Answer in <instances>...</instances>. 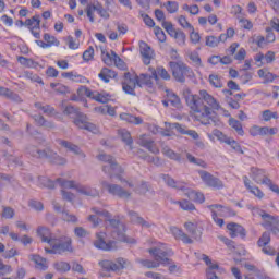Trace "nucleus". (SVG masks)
I'll list each match as a JSON object with an SVG mask.
<instances>
[{"mask_svg":"<svg viewBox=\"0 0 279 279\" xmlns=\"http://www.w3.org/2000/svg\"><path fill=\"white\" fill-rule=\"evenodd\" d=\"M184 196L189 197L192 202H197L198 204H204L206 202V197L203 193L196 192L195 190H192L190 187H186L183 190Z\"/></svg>","mask_w":279,"mask_h":279,"instance_id":"4be33fe9","label":"nucleus"},{"mask_svg":"<svg viewBox=\"0 0 279 279\" xmlns=\"http://www.w3.org/2000/svg\"><path fill=\"white\" fill-rule=\"evenodd\" d=\"M34 121L41 128H48V130L56 128V124H53V122H48L43 116H34Z\"/></svg>","mask_w":279,"mask_h":279,"instance_id":"79ce46f5","label":"nucleus"},{"mask_svg":"<svg viewBox=\"0 0 279 279\" xmlns=\"http://www.w3.org/2000/svg\"><path fill=\"white\" fill-rule=\"evenodd\" d=\"M203 260L206 263V265H208L207 278L208 279H220L218 276L223 270L221 268H219V265L213 264V262H210V257H208L207 255H203Z\"/></svg>","mask_w":279,"mask_h":279,"instance_id":"6ab92c4d","label":"nucleus"},{"mask_svg":"<svg viewBox=\"0 0 279 279\" xmlns=\"http://www.w3.org/2000/svg\"><path fill=\"white\" fill-rule=\"evenodd\" d=\"M130 217H131V221H133V223H137L138 226H142V228H151V223L145 221V219L140 217L138 214L131 211Z\"/></svg>","mask_w":279,"mask_h":279,"instance_id":"58836bf2","label":"nucleus"},{"mask_svg":"<svg viewBox=\"0 0 279 279\" xmlns=\"http://www.w3.org/2000/svg\"><path fill=\"white\" fill-rule=\"evenodd\" d=\"M262 117L264 121H271V119H278V112L265 110L263 111Z\"/></svg>","mask_w":279,"mask_h":279,"instance_id":"0e129e2a","label":"nucleus"},{"mask_svg":"<svg viewBox=\"0 0 279 279\" xmlns=\"http://www.w3.org/2000/svg\"><path fill=\"white\" fill-rule=\"evenodd\" d=\"M74 125L78 128V130H87V132H92L93 134H98L99 129L94 123L88 122V118L84 113H77V117L73 120Z\"/></svg>","mask_w":279,"mask_h":279,"instance_id":"ddd939ff","label":"nucleus"},{"mask_svg":"<svg viewBox=\"0 0 279 279\" xmlns=\"http://www.w3.org/2000/svg\"><path fill=\"white\" fill-rule=\"evenodd\" d=\"M208 138L211 141H215V138H217L220 143H228V141H230V137L226 134H223V132L219 131L218 129H215L211 133L207 134Z\"/></svg>","mask_w":279,"mask_h":279,"instance_id":"473e14b6","label":"nucleus"},{"mask_svg":"<svg viewBox=\"0 0 279 279\" xmlns=\"http://www.w3.org/2000/svg\"><path fill=\"white\" fill-rule=\"evenodd\" d=\"M173 38H175L178 45L184 46L186 45V34L184 32L179 31Z\"/></svg>","mask_w":279,"mask_h":279,"instance_id":"338daca9","label":"nucleus"},{"mask_svg":"<svg viewBox=\"0 0 279 279\" xmlns=\"http://www.w3.org/2000/svg\"><path fill=\"white\" fill-rule=\"evenodd\" d=\"M98 77L99 80L105 82V84H108L110 80H114V77H117V72L108 68H102L100 73L98 74Z\"/></svg>","mask_w":279,"mask_h":279,"instance_id":"c756f323","label":"nucleus"},{"mask_svg":"<svg viewBox=\"0 0 279 279\" xmlns=\"http://www.w3.org/2000/svg\"><path fill=\"white\" fill-rule=\"evenodd\" d=\"M38 184L45 189H56V185L59 184L61 189H75L77 193H81V195H86L87 197H96V195H99V192L88 185H82L76 181H69L62 178H58L56 181H53L47 177H39Z\"/></svg>","mask_w":279,"mask_h":279,"instance_id":"f03ea898","label":"nucleus"},{"mask_svg":"<svg viewBox=\"0 0 279 279\" xmlns=\"http://www.w3.org/2000/svg\"><path fill=\"white\" fill-rule=\"evenodd\" d=\"M209 84L214 86V88H222L223 83L221 82V77L217 74L209 75Z\"/></svg>","mask_w":279,"mask_h":279,"instance_id":"8fccbe9b","label":"nucleus"},{"mask_svg":"<svg viewBox=\"0 0 279 279\" xmlns=\"http://www.w3.org/2000/svg\"><path fill=\"white\" fill-rule=\"evenodd\" d=\"M37 234L40 236L43 243H48V245H51V242L54 240V238H51V231L47 227H39Z\"/></svg>","mask_w":279,"mask_h":279,"instance_id":"cd10ccee","label":"nucleus"},{"mask_svg":"<svg viewBox=\"0 0 279 279\" xmlns=\"http://www.w3.org/2000/svg\"><path fill=\"white\" fill-rule=\"evenodd\" d=\"M50 88H52V90H56V93L61 94H64L66 93V90H69V88L61 83H51Z\"/></svg>","mask_w":279,"mask_h":279,"instance_id":"69168bd1","label":"nucleus"},{"mask_svg":"<svg viewBox=\"0 0 279 279\" xmlns=\"http://www.w3.org/2000/svg\"><path fill=\"white\" fill-rule=\"evenodd\" d=\"M153 77L155 82H158V77H161V80H171V74H169L167 69L158 66L153 71Z\"/></svg>","mask_w":279,"mask_h":279,"instance_id":"f704fd0d","label":"nucleus"},{"mask_svg":"<svg viewBox=\"0 0 279 279\" xmlns=\"http://www.w3.org/2000/svg\"><path fill=\"white\" fill-rule=\"evenodd\" d=\"M163 182H166L168 186H171L172 189H179L180 191H183V192L186 189V184L178 183L175 182V180H173L171 177L167 174L163 175Z\"/></svg>","mask_w":279,"mask_h":279,"instance_id":"4c0bfd02","label":"nucleus"},{"mask_svg":"<svg viewBox=\"0 0 279 279\" xmlns=\"http://www.w3.org/2000/svg\"><path fill=\"white\" fill-rule=\"evenodd\" d=\"M2 217L4 219H13L14 218V208L2 206Z\"/></svg>","mask_w":279,"mask_h":279,"instance_id":"680f3d73","label":"nucleus"},{"mask_svg":"<svg viewBox=\"0 0 279 279\" xmlns=\"http://www.w3.org/2000/svg\"><path fill=\"white\" fill-rule=\"evenodd\" d=\"M24 25L31 29L32 35L34 38H40V16L35 15L31 19H27L24 22Z\"/></svg>","mask_w":279,"mask_h":279,"instance_id":"a211bd4d","label":"nucleus"},{"mask_svg":"<svg viewBox=\"0 0 279 279\" xmlns=\"http://www.w3.org/2000/svg\"><path fill=\"white\" fill-rule=\"evenodd\" d=\"M198 175L201 180H203L204 184H206V186H209V189H214L215 191H221V189H223L225 186L223 181L213 175L208 171L201 170L198 171Z\"/></svg>","mask_w":279,"mask_h":279,"instance_id":"f8f14e48","label":"nucleus"},{"mask_svg":"<svg viewBox=\"0 0 279 279\" xmlns=\"http://www.w3.org/2000/svg\"><path fill=\"white\" fill-rule=\"evenodd\" d=\"M205 44L207 47L215 48L219 45V38L215 36H207L205 38Z\"/></svg>","mask_w":279,"mask_h":279,"instance_id":"e2e57ef3","label":"nucleus"},{"mask_svg":"<svg viewBox=\"0 0 279 279\" xmlns=\"http://www.w3.org/2000/svg\"><path fill=\"white\" fill-rule=\"evenodd\" d=\"M113 238H116L118 241H122L123 243H130L131 245L136 244V241L133 238H129L123 232H117V230L113 231Z\"/></svg>","mask_w":279,"mask_h":279,"instance_id":"37998d69","label":"nucleus"},{"mask_svg":"<svg viewBox=\"0 0 279 279\" xmlns=\"http://www.w3.org/2000/svg\"><path fill=\"white\" fill-rule=\"evenodd\" d=\"M24 77H26V80H31V82H36L37 84H45L43 82V78L38 76V74H35L34 72H31V71H25Z\"/></svg>","mask_w":279,"mask_h":279,"instance_id":"603ef678","label":"nucleus"},{"mask_svg":"<svg viewBox=\"0 0 279 279\" xmlns=\"http://www.w3.org/2000/svg\"><path fill=\"white\" fill-rule=\"evenodd\" d=\"M120 119L121 121L132 123L133 125H143V118L133 116L131 113H121Z\"/></svg>","mask_w":279,"mask_h":279,"instance_id":"7c9ffc66","label":"nucleus"},{"mask_svg":"<svg viewBox=\"0 0 279 279\" xmlns=\"http://www.w3.org/2000/svg\"><path fill=\"white\" fill-rule=\"evenodd\" d=\"M162 27L170 36H172V38L180 32L173 27L171 22H162Z\"/></svg>","mask_w":279,"mask_h":279,"instance_id":"4d7b16f0","label":"nucleus"},{"mask_svg":"<svg viewBox=\"0 0 279 279\" xmlns=\"http://www.w3.org/2000/svg\"><path fill=\"white\" fill-rule=\"evenodd\" d=\"M98 160L105 162V165L102 166L104 173H107L109 178H118L120 182H124L121 178V173H123V168H121V166L117 163L114 157L107 154H100L98 155Z\"/></svg>","mask_w":279,"mask_h":279,"instance_id":"39448f33","label":"nucleus"},{"mask_svg":"<svg viewBox=\"0 0 279 279\" xmlns=\"http://www.w3.org/2000/svg\"><path fill=\"white\" fill-rule=\"evenodd\" d=\"M258 77L264 80V84H269V82H274L276 80V75L269 72L267 69H260L257 71Z\"/></svg>","mask_w":279,"mask_h":279,"instance_id":"c9c22d12","label":"nucleus"},{"mask_svg":"<svg viewBox=\"0 0 279 279\" xmlns=\"http://www.w3.org/2000/svg\"><path fill=\"white\" fill-rule=\"evenodd\" d=\"M175 20L178 21L179 25H181L183 27V29H189V31L193 29V26L191 25V23L189 22L186 16L179 15L175 17Z\"/></svg>","mask_w":279,"mask_h":279,"instance_id":"5fc2aeb1","label":"nucleus"},{"mask_svg":"<svg viewBox=\"0 0 279 279\" xmlns=\"http://www.w3.org/2000/svg\"><path fill=\"white\" fill-rule=\"evenodd\" d=\"M186 158H187L189 162H192L193 165H197L198 167H203L205 169L206 161H204L202 159H197L189 153L186 154Z\"/></svg>","mask_w":279,"mask_h":279,"instance_id":"052dcab7","label":"nucleus"},{"mask_svg":"<svg viewBox=\"0 0 279 279\" xmlns=\"http://www.w3.org/2000/svg\"><path fill=\"white\" fill-rule=\"evenodd\" d=\"M140 53L143 58V62L146 65L151 64V60H154L156 53L154 52V49L145 43V41H140Z\"/></svg>","mask_w":279,"mask_h":279,"instance_id":"f3484780","label":"nucleus"},{"mask_svg":"<svg viewBox=\"0 0 279 279\" xmlns=\"http://www.w3.org/2000/svg\"><path fill=\"white\" fill-rule=\"evenodd\" d=\"M268 243H271V233L269 232H264L262 236L257 241L258 247H265Z\"/></svg>","mask_w":279,"mask_h":279,"instance_id":"09e8293b","label":"nucleus"},{"mask_svg":"<svg viewBox=\"0 0 279 279\" xmlns=\"http://www.w3.org/2000/svg\"><path fill=\"white\" fill-rule=\"evenodd\" d=\"M227 229L229 230V234L232 239L235 236H245V229L241 225L231 222L227 225Z\"/></svg>","mask_w":279,"mask_h":279,"instance_id":"a878e982","label":"nucleus"},{"mask_svg":"<svg viewBox=\"0 0 279 279\" xmlns=\"http://www.w3.org/2000/svg\"><path fill=\"white\" fill-rule=\"evenodd\" d=\"M251 178L256 184H265V181L269 180L265 170L256 167L251 168Z\"/></svg>","mask_w":279,"mask_h":279,"instance_id":"5701e85b","label":"nucleus"},{"mask_svg":"<svg viewBox=\"0 0 279 279\" xmlns=\"http://www.w3.org/2000/svg\"><path fill=\"white\" fill-rule=\"evenodd\" d=\"M148 253L153 256L154 260L137 259V263H140L142 267H146V269H157L160 265L171 264L169 256H173V251L168 248L167 244L159 243L158 246L149 248Z\"/></svg>","mask_w":279,"mask_h":279,"instance_id":"7ed1b4c3","label":"nucleus"},{"mask_svg":"<svg viewBox=\"0 0 279 279\" xmlns=\"http://www.w3.org/2000/svg\"><path fill=\"white\" fill-rule=\"evenodd\" d=\"M278 134L277 128L259 126V136H274Z\"/></svg>","mask_w":279,"mask_h":279,"instance_id":"a18cd8bd","label":"nucleus"},{"mask_svg":"<svg viewBox=\"0 0 279 279\" xmlns=\"http://www.w3.org/2000/svg\"><path fill=\"white\" fill-rule=\"evenodd\" d=\"M72 241L69 236H61L54 239L50 243V247H45L46 254H63V252H73V246L71 245Z\"/></svg>","mask_w":279,"mask_h":279,"instance_id":"1a4fd4ad","label":"nucleus"},{"mask_svg":"<svg viewBox=\"0 0 279 279\" xmlns=\"http://www.w3.org/2000/svg\"><path fill=\"white\" fill-rule=\"evenodd\" d=\"M114 56H117V52L110 51V52H104L101 54L102 62L107 64V66H112L114 64Z\"/></svg>","mask_w":279,"mask_h":279,"instance_id":"c03bdc74","label":"nucleus"},{"mask_svg":"<svg viewBox=\"0 0 279 279\" xmlns=\"http://www.w3.org/2000/svg\"><path fill=\"white\" fill-rule=\"evenodd\" d=\"M208 210L211 213V217H226L228 215V207L219 204L207 205Z\"/></svg>","mask_w":279,"mask_h":279,"instance_id":"393cba45","label":"nucleus"},{"mask_svg":"<svg viewBox=\"0 0 279 279\" xmlns=\"http://www.w3.org/2000/svg\"><path fill=\"white\" fill-rule=\"evenodd\" d=\"M169 66L177 82L184 83L186 77H193V70L182 61H170Z\"/></svg>","mask_w":279,"mask_h":279,"instance_id":"6e6552de","label":"nucleus"},{"mask_svg":"<svg viewBox=\"0 0 279 279\" xmlns=\"http://www.w3.org/2000/svg\"><path fill=\"white\" fill-rule=\"evenodd\" d=\"M93 213H95V215H90L88 217V221H90L94 226V228H97V226H99V223H101V221H106V223H110V226H112V228H121V230H125V227L123 226V223H121L119 220L117 219H112V215L110 214V211L107 210H99L97 209V207L92 208Z\"/></svg>","mask_w":279,"mask_h":279,"instance_id":"423d86ee","label":"nucleus"},{"mask_svg":"<svg viewBox=\"0 0 279 279\" xmlns=\"http://www.w3.org/2000/svg\"><path fill=\"white\" fill-rule=\"evenodd\" d=\"M26 151L29 154V156H33V158H47V160L53 162V165H64L66 162L64 157L58 156V153L51 150L50 148L40 150L36 146H28Z\"/></svg>","mask_w":279,"mask_h":279,"instance_id":"0eeeda50","label":"nucleus"},{"mask_svg":"<svg viewBox=\"0 0 279 279\" xmlns=\"http://www.w3.org/2000/svg\"><path fill=\"white\" fill-rule=\"evenodd\" d=\"M229 125H230V128H232V130H234L236 132V134H239V136H244L245 131L243 130V124H241V121H239L234 118H230Z\"/></svg>","mask_w":279,"mask_h":279,"instance_id":"e433bc0d","label":"nucleus"},{"mask_svg":"<svg viewBox=\"0 0 279 279\" xmlns=\"http://www.w3.org/2000/svg\"><path fill=\"white\" fill-rule=\"evenodd\" d=\"M182 93L192 117H194L195 121L202 123V125H210V121H213V118H210L213 110L226 112L225 116L228 117V111H226L221 107V104H219V100L206 92V89L199 90V96L193 94L189 87H184Z\"/></svg>","mask_w":279,"mask_h":279,"instance_id":"f257e3e1","label":"nucleus"},{"mask_svg":"<svg viewBox=\"0 0 279 279\" xmlns=\"http://www.w3.org/2000/svg\"><path fill=\"white\" fill-rule=\"evenodd\" d=\"M174 204H179L180 208H182V210H195V205H193V203L183 199V201H177L174 202Z\"/></svg>","mask_w":279,"mask_h":279,"instance_id":"13d9d810","label":"nucleus"},{"mask_svg":"<svg viewBox=\"0 0 279 279\" xmlns=\"http://www.w3.org/2000/svg\"><path fill=\"white\" fill-rule=\"evenodd\" d=\"M44 40L49 47H53V45L58 47L60 45V41L54 36L49 35V33L44 35Z\"/></svg>","mask_w":279,"mask_h":279,"instance_id":"bf43d9fd","label":"nucleus"},{"mask_svg":"<svg viewBox=\"0 0 279 279\" xmlns=\"http://www.w3.org/2000/svg\"><path fill=\"white\" fill-rule=\"evenodd\" d=\"M138 145L148 149L150 154H155V155L160 154V149L158 148V146H156V143H154V140L149 138L147 135H141L138 137Z\"/></svg>","mask_w":279,"mask_h":279,"instance_id":"412c9836","label":"nucleus"},{"mask_svg":"<svg viewBox=\"0 0 279 279\" xmlns=\"http://www.w3.org/2000/svg\"><path fill=\"white\" fill-rule=\"evenodd\" d=\"M35 108H37V110H41L44 114H47V117H53V114H56V109L49 105L44 106L40 102H35Z\"/></svg>","mask_w":279,"mask_h":279,"instance_id":"a19ab883","label":"nucleus"},{"mask_svg":"<svg viewBox=\"0 0 279 279\" xmlns=\"http://www.w3.org/2000/svg\"><path fill=\"white\" fill-rule=\"evenodd\" d=\"M136 86H138V75L136 73H124L122 81V89L126 95H136Z\"/></svg>","mask_w":279,"mask_h":279,"instance_id":"9b49d317","label":"nucleus"},{"mask_svg":"<svg viewBox=\"0 0 279 279\" xmlns=\"http://www.w3.org/2000/svg\"><path fill=\"white\" fill-rule=\"evenodd\" d=\"M54 269L61 274H66V271H71V264L66 262H57L54 263Z\"/></svg>","mask_w":279,"mask_h":279,"instance_id":"de8ad7c7","label":"nucleus"},{"mask_svg":"<svg viewBox=\"0 0 279 279\" xmlns=\"http://www.w3.org/2000/svg\"><path fill=\"white\" fill-rule=\"evenodd\" d=\"M163 8H166L169 14H175L180 10V4L177 1H168L163 3Z\"/></svg>","mask_w":279,"mask_h":279,"instance_id":"49530a36","label":"nucleus"},{"mask_svg":"<svg viewBox=\"0 0 279 279\" xmlns=\"http://www.w3.org/2000/svg\"><path fill=\"white\" fill-rule=\"evenodd\" d=\"M84 95L89 97V99H94V101H98V104H108V101H110V94L106 92L99 93L85 87Z\"/></svg>","mask_w":279,"mask_h":279,"instance_id":"dca6fc26","label":"nucleus"},{"mask_svg":"<svg viewBox=\"0 0 279 279\" xmlns=\"http://www.w3.org/2000/svg\"><path fill=\"white\" fill-rule=\"evenodd\" d=\"M184 228L193 239L202 238V231L197 229V222L187 221L184 223Z\"/></svg>","mask_w":279,"mask_h":279,"instance_id":"c85d7f7f","label":"nucleus"},{"mask_svg":"<svg viewBox=\"0 0 279 279\" xmlns=\"http://www.w3.org/2000/svg\"><path fill=\"white\" fill-rule=\"evenodd\" d=\"M125 185H117L109 183L108 181H101L100 186L102 191H107L110 195L114 197H120V199H130L132 197V192L128 189H134V183L125 181Z\"/></svg>","mask_w":279,"mask_h":279,"instance_id":"20e7f679","label":"nucleus"},{"mask_svg":"<svg viewBox=\"0 0 279 279\" xmlns=\"http://www.w3.org/2000/svg\"><path fill=\"white\" fill-rule=\"evenodd\" d=\"M254 61H255V64H256L257 66H263V65L267 64V63L265 62V54H264L263 52L256 53V54L254 56Z\"/></svg>","mask_w":279,"mask_h":279,"instance_id":"774afa93","label":"nucleus"},{"mask_svg":"<svg viewBox=\"0 0 279 279\" xmlns=\"http://www.w3.org/2000/svg\"><path fill=\"white\" fill-rule=\"evenodd\" d=\"M161 154H163V156H167V158H170V160H174L175 162H182V156L173 151V149H171L169 146H162Z\"/></svg>","mask_w":279,"mask_h":279,"instance_id":"2f4dec72","label":"nucleus"},{"mask_svg":"<svg viewBox=\"0 0 279 279\" xmlns=\"http://www.w3.org/2000/svg\"><path fill=\"white\" fill-rule=\"evenodd\" d=\"M94 246L97 250H102L104 252H112L117 250V241L106 242V232L96 233V240L94 241Z\"/></svg>","mask_w":279,"mask_h":279,"instance_id":"4468645a","label":"nucleus"},{"mask_svg":"<svg viewBox=\"0 0 279 279\" xmlns=\"http://www.w3.org/2000/svg\"><path fill=\"white\" fill-rule=\"evenodd\" d=\"M253 43L257 45V47H260V49H264V47H267V45H269L267 38L262 35L253 36Z\"/></svg>","mask_w":279,"mask_h":279,"instance_id":"864d4df0","label":"nucleus"},{"mask_svg":"<svg viewBox=\"0 0 279 279\" xmlns=\"http://www.w3.org/2000/svg\"><path fill=\"white\" fill-rule=\"evenodd\" d=\"M64 114H68V117H72V119H75V117H77V114H80V109L73 107V105H68L65 106L64 110H63Z\"/></svg>","mask_w":279,"mask_h":279,"instance_id":"3c124183","label":"nucleus"},{"mask_svg":"<svg viewBox=\"0 0 279 279\" xmlns=\"http://www.w3.org/2000/svg\"><path fill=\"white\" fill-rule=\"evenodd\" d=\"M31 260L35 263L36 269H39L40 271H47V269H49V263L40 255H32Z\"/></svg>","mask_w":279,"mask_h":279,"instance_id":"bb28decb","label":"nucleus"},{"mask_svg":"<svg viewBox=\"0 0 279 279\" xmlns=\"http://www.w3.org/2000/svg\"><path fill=\"white\" fill-rule=\"evenodd\" d=\"M59 145L61 147H64V149H68V151H72L75 156H78L81 160H84L86 158V154L80 149V146L64 140H58Z\"/></svg>","mask_w":279,"mask_h":279,"instance_id":"aec40b11","label":"nucleus"},{"mask_svg":"<svg viewBox=\"0 0 279 279\" xmlns=\"http://www.w3.org/2000/svg\"><path fill=\"white\" fill-rule=\"evenodd\" d=\"M99 265L102 269H106V271H121V269L126 267L128 262L123 258L116 259V263L110 259H104L99 262Z\"/></svg>","mask_w":279,"mask_h":279,"instance_id":"2eb2a0df","label":"nucleus"},{"mask_svg":"<svg viewBox=\"0 0 279 279\" xmlns=\"http://www.w3.org/2000/svg\"><path fill=\"white\" fill-rule=\"evenodd\" d=\"M17 62L22 64V66H27L28 69H34L36 68V62L32 59H27L25 57H17Z\"/></svg>","mask_w":279,"mask_h":279,"instance_id":"6e6d98bb","label":"nucleus"},{"mask_svg":"<svg viewBox=\"0 0 279 279\" xmlns=\"http://www.w3.org/2000/svg\"><path fill=\"white\" fill-rule=\"evenodd\" d=\"M253 215H258L262 217L263 222L262 226L266 230H271L272 233H275L277 236L279 234V220L278 218H275L274 216L265 213L263 209L254 208L253 209Z\"/></svg>","mask_w":279,"mask_h":279,"instance_id":"9d476101","label":"nucleus"},{"mask_svg":"<svg viewBox=\"0 0 279 279\" xmlns=\"http://www.w3.org/2000/svg\"><path fill=\"white\" fill-rule=\"evenodd\" d=\"M0 95L2 97H5L7 99H10L11 101L21 102V96H19V94H16L5 87L0 86Z\"/></svg>","mask_w":279,"mask_h":279,"instance_id":"72a5a7b5","label":"nucleus"},{"mask_svg":"<svg viewBox=\"0 0 279 279\" xmlns=\"http://www.w3.org/2000/svg\"><path fill=\"white\" fill-rule=\"evenodd\" d=\"M118 134H119L120 138L123 141V143L129 145L130 149H132L133 141H132V135L129 133V131L125 129H120V130H118Z\"/></svg>","mask_w":279,"mask_h":279,"instance_id":"ea45409f","label":"nucleus"},{"mask_svg":"<svg viewBox=\"0 0 279 279\" xmlns=\"http://www.w3.org/2000/svg\"><path fill=\"white\" fill-rule=\"evenodd\" d=\"M138 86L142 88V86H146L147 90L149 93H154V74H141L138 76Z\"/></svg>","mask_w":279,"mask_h":279,"instance_id":"b1692460","label":"nucleus"}]
</instances>
